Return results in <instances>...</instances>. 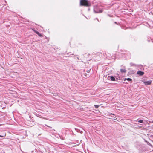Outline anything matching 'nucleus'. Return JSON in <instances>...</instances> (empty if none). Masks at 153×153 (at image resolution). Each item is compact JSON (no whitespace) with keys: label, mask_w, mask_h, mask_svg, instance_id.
I'll return each mask as SVG.
<instances>
[{"label":"nucleus","mask_w":153,"mask_h":153,"mask_svg":"<svg viewBox=\"0 0 153 153\" xmlns=\"http://www.w3.org/2000/svg\"><path fill=\"white\" fill-rule=\"evenodd\" d=\"M81 6L88 7L90 6V4L88 3L87 0H81L80 1Z\"/></svg>","instance_id":"obj_1"},{"label":"nucleus","mask_w":153,"mask_h":153,"mask_svg":"<svg viewBox=\"0 0 153 153\" xmlns=\"http://www.w3.org/2000/svg\"><path fill=\"white\" fill-rule=\"evenodd\" d=\"M151 81H148L146 82H144V83L146 85H150L151 84Z\"/></svg>","instance_id":"obj_2"},{"label":"nucleus","mask_w":153,"mask_h":153,"mask_svg":"<svg viewBox=\"0 0 153 153\" xmlns=\"http://www.w3.org/2000/svg\"><path fill=\"white\" fill-rule=\"evenodd\" d=\"M144 74V72L140 71H138L137 72V74L140 76H143Z\"/></svg>","instance_id":"obj_3"},{"label":"nucleus","mask_w":153,"mask_h":153,"mask_svg":"<svg viewBox=\"0 0 153 153\" xmlns=\"http://www.w3.org/2000/svg\"><path fill=\"white\" fill-rule=\"evenodd\" d=\"M32 30L36 33L37 34L38 36H39L40 37H42V35L40 33H39L38 31H36L35 30H34L33 29H32Z\"/></svg>","instance_id":"obj_4"},{"label":"nucleus","mask_w":153,"mask_h":153,"mask_svg":"<svg viewBox=\"0 0 153 153\" xmlns=\"http://www.w3.org/2000/svg\"><path fill=\"white\" fill-rule=\"evenodd\" d=\"M6 133H4L1 134H0V137H4L6 136Z\"/></svg>","instance_id":"obj_5"},{"label":"nucleus","mask_w":153,"mask_h":153,"mask_svg":"<svg viewBox=\"0 0 153 153\" xmlns=\"http://www.w3.org/2000/svg\"><path fill=\"white\" fill-rule=\"evenodd\" d=\"M120 71L122 73H126V70L125 69H120Z\"/></svg>","instance_id":"obj_6"},{"label":"nucleus","mask_w":153,"mask_h":153,"mask_svg":"<svg viewBox=\"0 0 153 153\" xmlns=\"http://www.w3.org/2000/svg\"><path fill=\"white\" fill-rule=\"evenodd\" d=\"M110 79L111 81H115V78L113 76H111L110 77Z\"/></svg>","instance_id":"obj_7"},{"label":"nucleus","mask_w":153,"mask_h":153,"mask_svg":"<svg viewBox=\"0 0 153 153\" xmlns=\"http://www.w3.org/2000/svg\"><path fill=\"white\" fill-rule=\"evenodd\" d=\"M126 80H127L128 81H132V79H131V78H125L124 80V81H125Z\"/></svg>","instance_id":"obj_8"},{"label":"nucleus","mask_w":153,"mask_h":153,"mask_svg":"<svg viewBox=\"0 0 153 153\" xmlns=\"http://www.w3.org/2000/svg\"><path fill=\"white\" fill-rule=\"evenodd\" d=\"M94 105L95 106V107L96 108H97L99 107V105Z\"/></svg>","instance_id":"obj_9"},{"label":"nucleus","mask_w":153,"mask_h":153,"mask_svg":"<svg viewBox=\"0 0 153 153\" xmlns=\"http://www.w3.org/2000/svg\"><path fill=\"white\" fill-rule=\"evenodd\" d=\"M138 122L140 123H142L143 122V120H139L138 121Z\"/></svg>","instance_id":"obj_10"},{"label":"nucleus","mask_w":153,"mask_h":153,"mask_svg":"<svg viewBox=\"0 0 153 153\" xmlns=\"http://www.w3.org/2000/svg\"><path fill=\"white\" fill-rule=\"evenodd\" d=\"M98 55H101V56H102V54L101 53H97Z\"/></svg>","instance_id":"obj_11"},{"label":"nucleus","mask_w":153,"mask_h":153,"mask_svg":"<svg viewBox=\"0 0 153 153\" xmlns=\"http://www.w3.org/2000/svg\"><path fill=\"white\" fill-rule=\"evenodd\" d=\"M102 11H103L102 10H101L99 11V12L100 13H102Z\"/></svg>","instance_id":"obj_12"},{"label":"nucleus","mask_w":153,"mask_h":153,"mask_svg":"<svg viewBox=\"0 0 153 153\" xmlns=\"http://www.w3.org/2000/svg\"><path fill=\"white\" fill-rule=\"evenodd\" d=\"M46 126H48V127L51 128V127H50V126H47V125H46Z\"/></svg>","instance_id":"obj_13"},{"label":"nucleus","mask_w":153,"mask_h":153,"mask_svg":"<svg viewBox=\"0 0 153 153\" xmlns=\"http://www.w3.org/2000/svg\"><path fill=\"white\" fill-rule=\"evenodd\" d=\"M111 114H112V115H114V114H112V113H111Z\"/></svg>","instance_id":"obj_14"},{"label":"nucleus","mask_w":153,"mask_h":153,"mask_svg":"<svg viewBox=\"0 0 153 153\" xmlns=\"http://www.w3.org/2000/svg\"><path fill=\"white\" fill-rule=\"evenodd\" d=\"M114 119V120L117 119V118H116V119Z\"/></svg>","instance_id":"obj_15"},{"label":"nucleus","mask_w":153,"mask_h":153,"mask_svg":"<svg viewBox=\"0 0 153 153\" xmlns=\"http://www.w3.org/2000/svg\"><path fill=\"white\" fill-rule=\"evenodd\" d=\"M152 128H153V126Z\"/></svg>","instance_id":"obj_16"}]
</instances>
